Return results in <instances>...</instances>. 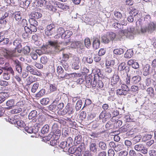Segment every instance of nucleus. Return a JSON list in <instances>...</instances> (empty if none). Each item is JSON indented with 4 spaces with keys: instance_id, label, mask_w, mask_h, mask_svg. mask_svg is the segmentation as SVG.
Listing matches in <instances>:
<instances>
[{
    "instance_id": "nucleus-28",
    "label": "nucleus",
    "mask_w": 156,
    "mask_h": 156,
    "mask_svg": "<svg viewBox=\"0 0 156 156\" xmlns=\"http://www.w3.org/2000/svg\"><path fill=\"white\" fill-rule=\"evenodd\" d=\"M98 145L99 147L102 150H105L107 148L106 144L102 141L99 142Z\"/></svg>"
},
{
    "instance_id": "nucleus-45",
    "label": "nucleus",
    "mask_w": 156,
    "mask_h": 156,
    "mask_svg": "<svg viewBox=\"0 0 156 156\" xmlns=\"http://www.w3.org/2000/svg\"><path fill=\"white\" fill-rule=\"evenodd\" d=\"M9 14L7 12L3 11V9L0 10V18H6L8 16Z\"/></svg>"
},
{
    "instance_id": "nucleus-61",
    "label": "nucleus",
    "mask_w": 156,
    "mask_h": 156,
    "mask_svg": "<svg viewBox=\"0 0 156 156\" xmlns=\"http://www.w3.org/2000/svg\"><path fill=\"white\" fill-rule=\"evenodd\" d=\"M56 137H53V139L51 140L50 142V144L51 146H54V145H57V140L58 139H56Z\"/></svg>"
},
{
    "instance_id": "nucleus-36",
    "label": "nucleus",
    "mask_w": 156,
    "mask_h": 156,
    "mask_svg": "<svg viewBox=\"0 0 156 156\" xmlns=\"http://www.w3.org/2000/svg\"><path fill=\"white\" fill-rule=\"evenodd\" d=\"M65 30L62 27H59L56 29L57 34H58L59 35H61L62 38Z\"/></svg>"
},
{
    "instance_id": "nucleus-5",
    "label": "nucleus",
    "mask_w": 156,
    "mask_h": 156,
    "mask_svg": "<svg viewBox=\"0 0 156 156\" xmlns=\"http://www.w3.org/2000/svg\"><path fill=\"white\" fill-rule=\"evenodd\" d=\"M56 31L55 26L53 23L48 25L45 30V34L48 36H51L55 34Z\"/></svg>"
},
{
    "instance_id": "nucleus-55",
    "label": "nucleus",
    "mask_w": 156,
    "mask_h": 156,
    "mask_svg": "<svg viewBox=\"0 0 156 156\" xmlns=\"http://www.w3.org/2000/svg\"><path fill=\"white\" fill-rule=\"evenodd\" d=\"M49 102V99L48 98H44L41 101V103L43 105H47Z\"/></svg>"
},
{
    "instance_id": "nucleus-38",
    "label": "nucleus",
    "mask_w": 156,
    "mask_h": 156,
    "mask_svg": "<svg viewBox=\"0 0 156 156\" xmlns=\"http://www.w3.org/2000/svg\"><path fill=\"white\" fill-rule=\"evenodd\" d=\"M24 32L22 34L23 37L24 38H27L30 31H29V28L28 27H26L24 29Z\"/></svg>"
},
{
    "instance_id": "nucleus-14",
    "label": "nucleus",
    "mask_w": 156,
    "mask_h": 156,
    "mask_svg": "<svg viewBox=\"0 0 156 156\" xmlns=\"http://www.w3.org/2000/svg\"><path fill=\"white\" fill-rule=\"evenodd\" d=\"M33 67L32 66L28 65L26 67L27 71L30 72L31 74L39 76L40 74V73L33 69Z\"/></svg>"
},
{
    "instance_id": "nucleus-15",
    "label": "nucleus",
    "mask_w": 156,
    "mask_h": 156,
    "mask_svg": "<svg viewBox=\"0 0 156 156\" xmlns=\"http://www.w3.org/2000/svg\"><path fill=\"white\" fill-rule=\"evenodd\" d=\"M13 45L15 46L14 49H16V51L17 50V51L19 53L21 52L22 50L20 48H21L22 45L20 41L17 40H14L13 42Z\"/></svg>"
},
{
    "instance_id": "nucleus-60",
    "label": "nucleus",
    "mask_w": 156,
    "mask_h": 156,
    "mask_svg": "<svg viewBox=\"0 0 156 156\" xmlns=\"http://www.w3.org/2000/svg\"><path fill=\"white\" fill-rule=\"evenodd\" d=\"M22 111V109L21 108L17 107L12 110V112L13 114H17L20 113Z\"/></svg>"
},
{
    "instance_id": "nucleus-48",
    "label": "nucleus",
    "mask_w": 156,
    "mask_h": 156,
    "mask_svg": "<svg viewBox=\"0 0 156 156\" xmlns=\"http://www.w3.org/2000/svg\"><path fill=\"white\" fill-rule=\"evenodd\" d=\"M113 53L116 55H120L124 53V51L121 48L116 49L114 50Z\"/></svg>"
},
{
    "instance_id": "nucleus-13",
    "label": "nucleus",
    "mask_w": 156,
    "mask_h": 156,
    "mask_svg": "<svg viewBox=\"0 0 156 156\" xmlns=\"http://www.w3.org/2000/svg\"><path fill=\"white\" fill-rule=\"evenodd\" d=\"M155 28V26L154 23L152 22L149 23L148 26L144 28V29H142L141 30L142 32L144 33L146 31L151 32L154 30Z\"/></svg>"
},
{
    "instance_id": "nucleus-11",
    "label": "nucleus",
    "mask_w": 156,
    "mask_h": 156,
    "mask_svg": "<svg viewBox=\"0 0 156 156\" xmlns=\"http://www.w3.org/2000/svg\"><path fill=\"white\" fill-rule=\"evenodd\" d=\"M14 64L15 66V69L18 73L21 74L22 72V65L21 62L18 59H13Z\"/></svg>"
},
{
    "instance_id": "nucleus-53",
    "label": "nucleus",
    "mask_w": 156,
    "mask_h": 156,
    "mask_svg": "<svg viewBox=\"0 0 156 156\" xmlns=\"http://www.w3.org/2000/svg\"><path fill=\"white\" fill-rule=\"evenodd\" d=\"M30 51V48L29 46H25L22 50V52L25 54L27 55Z\"/></svg>"
},
{
    "instance_id": "nucleus-64",
    "label": "nucleus",
    "mask_w": 156,
    "mask_h": 156,
    "mask_svg": "<svg viewBox=\"0 0 156 156\" xmlns=\"http://www.w3.org/2000/svg\"><path fill=\"white\" fill-rule=\"evenodd\" d=\"M64 107V103H60L58 105H57V112L62 110Z\"/></svg>"
},
{
    "instance_id": "nucleus-51",
    "label": "nucleus",
    "mask_w": 156,
    "mask_h": 156,
    "mask_svg": "<svg viewBox=\"0 0 156 156\" xmlns=\"http://www.w3.org/2000/svg\"><path fill=\"white\" fill-rule=\"evenodd\" d=\"M42 16V14L38 12H35L34 13L32 14V16L34 19H39Z\"/></svg>"
},
{
    "instance_id": "nucleus-23",
    "label": "nucleus",
    "mask_w": 156,
    "mask_h": 156,
    "mask_svg": "<svg viewBox=\"0 0 156 156\" xmlns=\"http://www.w3.org/2000/svg\"><path fill=\"white\" fill-rule=\"evenodd\" d=\"M55 3L57 6L62 9L66 10L69 9V6L66 4L58 2H56Z\"/></svg>"
},
{
    "instance_id": "nucleus-52",
    "label": "nucleus",
    "mask_w": 156,
    "mask_h": 156,
    "mask_svg": "<svg viewBox=\"0 0 156 156\" xmlns=\"http://www.w3.org/2000/svg\"><path fill=\"white\" fill-rule=\"evenodd\" d=\"M35 19L31 18L29 20V22L30 23V26H37L38 23L35 20Z\"/></svg>"
},
{
    "instance_id": "nucleus-3",
    "label": "nucleus",
    "mask_w": 156,
    "mask_h": 156,
    "mask_svg": "<svg viewBox=\"0 0 156 156\" xmlns=\"http://www.w3.org/2000/svg\"><path fill=\"white\" fill-rule=\"evenodd\" d=\"M135 33L134 28L133 27L127 28V29L119 31V34H121L122 37L124 35L126 37L131 38L133 35Z\"/></svg>"
},
{
    "instance_id": "nucleus-33",
    "label": "nucleus",
    "mask_w": 156,
    "mask_h": 156,
    "mask_svg": "<svg viewBox=\"0 0 156 156\" xmlns=\"http://www.w3.org/2000/svg\"><path fill=\"white\" fill-rule=\"evenodd\" d=\"M110 40L106 34L101 37V41L105 44H108Z\"/></svg>"
},
{
    "instance_id": "nucleus-21",
    "label": "nucleus",
    "mask_w": 156,
    "mask_h": 156,
    "mask_svg": "<svg viewBox=\"0 0 156 156\" xmlns=\"http://www.w3.org/2000/svg\"><path fill=\"white\" fill-rule=\"evenodd\" d=\"M22 13L20 11L15 12L12 14V16L18 21L21 20L22 19Z\"/></svg>"
},
{
    "instance_id": "nucleus-59",
    "label": "nucleus",
    "mask_w": 156,
    "mask_h": 156,
    "mask_svg": "<svg viewBox=\"0 0 156 156\" xmlns=\"http://www.w3.org/2000/svg\"><path fill=\"white\" fill-rule=\"evenodd\" d=\"M122 89L124 91H125L127 92L130 91L129 88L128 86L125 84H122L121 85Z\"/></svg>"
},
{
    "instance_id": "nucleus-12",
    "label": "nucleus",
    "mask_w": 156,
    "mask_h": 156,
    "mask_svg": "<svg viewBox=\"0 0 156 156\" xmlns=\"http://www.w3.org/2000/svg\"><path fill=\"white\" fill-rule=\"evenodd\" d=\"M134 148L136 151L141 152L144 154H146L147 153V150L142 144H136Z\"/></svg>"
},
{
    "instance_id": "nucleus-7",
    "label": "nucleus",
    "mask_w": 156,
    "mask_h": 156,
    "mask_svg": "<svg viewBox=\"0 0 156 156\" xmlns=\"http://www.w3.org/2000/svg\"><path fill=\"white\" fill-rule=\"evenodd\" d=\"M106 34L110 41H117L118 39L122 37V35L119 34V32L118 35H116L115 33L111 31L108 32Z\"/></svg>"
},
{
    "instance_id": "nucleus-43",
    "label": "nucleus",
    "mask_w": 156,
    "mask_h": 156,
    "mask_svg": "<svg viewBox=\"0 0 156 156\" xmlns=\"http://www.w3.org/2000/svg\"><path fill=\"white\" fill-rule=\"evenodd\" d=\"M72 77V73H66L65 74H64L61 75V76H59V79L61 78H66L67 79H69L70 78Z\"/></svg>"
},
{
    "instance_id": "nucleus-58",
    "label": "nucleus",
    "mask_w": 156,
    "mask_h": 156,
    "mask_svg": "<svg viewBox=\"0 0 156 156\" xmlns=\"http://www.w3.org/2000/svg\"><path fill=\"white\" fill-rule=\"evenodd\" d=\"M114 64V62L113 60L106 61V67H113Z\"/></svg>"
},
{
    "instance_id": "nucleus-6",
    "label": "nucleus",
    "mask_w": 156,
    "mask_h": 156,
    "mask_svg": "<svg viewBox=\"0 0 156 156\" xmlns=\"http://www.w3.org/2000/svg\"><path fill=\"white\" fill-rule=\"evenodd\" d=\"M71 46L72 48L77 49V50L83 49L84 48L83 42L80 41H72L71 42Z\"/></svg>"
},
{
    "instance_id": "nucleus-50",
    "label": "nucleus",
    "mask_w": 156,
    "mask_h": 156,
    "mask_svg": "<svg viewBox=\"0 0 156 156\" xmlns=\"http://www.w3.org/2000/svg\"><path fill=\"white\" fill-rule=\"evenodd\" d=\"M57 72L58 73L59 76H61L64 74V70L62 67L60 66H58L57 68Z\"/></svg>"
},
{
    "instance_id": "nucleus-24",
    "label": "nucleus",
    "mask_w": 156,
    "mask_h": 156,
    "mask_svg": "<svg viewBox=\"0 0 156 156\" xmlns=\"http://www.w3.org/2000/svg\"><path fill=\"white\" fill-rule=\"evenodd\" d=\"M132 126L130 125L126 124L120 128V131L121 133H125L127 131L128 132L131 129Z\"/></svg>"
},
{
    "instance_id": "nucleus-54",
    "label": "nucleus",
    "mask_w": 156,
    "mask_h": 156,
    "mask_svg": "<svg viewBox=\"0 0 156 156\" xmlns=\"http://www.w3.org/2000/svg\"><path fill=\"white\" fill-rule=\"evenodd\" d=\"M130 9V11L129 13L130 15L131 14L132 15H133L134 16H135L138 14V11L135 8H131Z\"/></svg>"
},
{
    "instance_id": "nucleus-16",
    "label": "nucleus",
    "mask_w": 156,
    "mask_h": 156,
    "mask_svg": "<svg viewBox=\"0 0 156 156\" xmlns=\"http://www.w3.org/2000/svg\"><path fill=\"white\" fill-rule=\"evenodd\" d=\"M58 102V100H55L53 101V103L48 107V109L53 112H57V102Z\"/></svg>"
},
{
    "instance_id": "nucleus-37",
    "label": "nucleus",
    "mask_w": 156,
    "mask_h": 156,
    "mask_svg": "<svg viewBox=\"0 0 156 156\" xmlns=\"http://www.w3.org/2000/svg\"><path fill=\"white\" fill-rule=\"evenodd\" d=\"M133 53L131 50H128L124 55V57L125 58H129L133 56Z\"/></svg>"
},
{
    "instance_id": "nucleus-39",
    "label": "nucleus",
    "mask_w": 156,
    "mask_h": 156,
    "mask_svg": "<svg viewBox=\"0 0 156 156\" xmlns=\"http://www.w3.org/2000/svg\"><path fill=\"white\" fill-rule=\"evenodd\" d=\"M127 92L125 91H124L122 89H117L116 91V94L117 95H119L121 96L123 95L125 96L127 95Z\"/></svg>"
},
{
    "instance_id": "nucleus-26",
    "label": "nucleus",
    "mask_w": 156,
    "mask_h": 156,
    "mask_svg": "<svg viewBox=\"0 0 156 156\" xmlns=\"http://www.w3.org/2000/svg\"><path fill=\"white\" fill-rule=\"evenodd\" d=\"M150 65L147 64L145 65L143 68V75L145 76L148 75L149 73Z\"/></svg>"
},
{
    "instance_id": "nucleus-30",
    "label": "nucleus",
    "mask_w": 156,
    "mask_h": 156,
    "mask_svg": "<svg viewBox=\"0 0 156 156\" xmlns=\"http://www.w3.org/2000/svg\"><path fill=\"white\" fill-rule=\"evenodd\" d=\"M82 140L81 136L80 134H76L74 142L77 144H79L81 142Z\"/></svg>"
},
{
    "instance_id": "nucleus-57",
    "label": "nucleus",
    "mask_w": 156,
    "mask_h": 156,
    "mask_svg": "<svg viewBox=\"0 0 156 156\" xmlns=\"http://www.w3.org/2000/svg\"><path fill=\"white\" fill-rule=\"evenodd\" d=\"M3 77L4 79L6 80H8L10 78V74L8 72L6 71L4 73Z\"/></svg>"
},
{
    "instance_id": "nucleus-27",
    "label": "nucleus",
    "mask_w": 156,
    "mask_h": 156,
    "mask_svg": "<svg viewBox=\"0 0 156 156\" xmlns=\"http://www.w3.org/2000/svg\"><path fill=\"white\" fill-rule=\"evenodd\" d=\"M100 45V41L98 38H96L94 41L93 44V48L95 49L98 48Z\"/></svg>"
},
{
    "instance_id": "nucleus-41",
    "label": "nucleus",
    "mask_w": 156,
    "mask_h": 156,
    "mask_svg": "<svg viewBox=\"0 0 156 156\" xmlns=\"http://www.w3.org/2000/svg\"><path fill=\"white\" fill-rule=\"evenodd\" d=\"M41 124H38L37 123L35 124L34 126H33V133L36 134L40 129V126Z\"/></svg>"
},
{
    "instance_id": "nucleus-49",
    "label": "nucleus",
    "mask_w": 156,
    "mask_h": 156,
    "mask_svg": "<svg viewBox=\"0 0 156 156\" xmlns=\"http://www.w3.org/2000/svg\"><path fill=\"white\" fill-rule=\"evenodd\" d=\"M39 87V83H34L31 89V92L33 93H35L37 89H38V88Z\"/></svg>"
},
{
    "instance_id": "nucleus-46",
    "label": "nucleus",
    "mask_w": 156,
    "mask_h": 156,
    "mask_svg": "<svg viewBox=\"0 0 156 156\" xmlns=\"http://www.w3.org/2000/svg\"><path fill=\"white\" fill-rule=\"evenodd\" d=\"M114 14L115 16L119 20H120L121 19L123 18V16L120 12L117 11H115L114 12Z\"/></svg>"
},
{
    "instance_id": "nucleus-35",
    "label": "nucleus",
    "mask_w": 156,
    "mask_h": 156,
    "mask_svg": "<svg viewBox=\"0 0 156 156\" xmlns=\"http://www.w3.org/2000/svg\"><path fill=\"white\" fill-rule=\"evenodd\" d=\"M3 70L5 71L6 72H9V73H10L12 75H14V71L13 70L12 68L11 67H4L2 68Z\"/></svg>"
},
{
    "instance_id": "nucleus-56",
    "label": "nucleus",
    "mask_w": 156,
    "mask_h": 156,
    "mask_svg": "<svg viewBox=\"0 0 156 156\" xmlns=\"http://www.w3.org/2000/svg\"><path fill=\"white\" fill-rule=\"evenodd\" d=\"M141 138V136L140 135H139L133 137V140L135 143H136L140 142Z\"/></svg>"
},
{
    "instance_id": "nucleus-1",
    "label": "nucleus",
    "mask_w": 156,
    "mask_h": 156,
    "mask_svg": "<svg viewBox=\"0 0 156 156\" xmlns=\"http://www.w3.org/2000/svg\"><path fill=\"white\" fill-rule=\"evenodd\" d=\"M69 42V41L63 42H58L57 40H55L54 41H48L46 44V48H49L50 46H51L54 48L55 49V51L57 53H58L62 50L63 49H60L59 48L60 45L61 44H63L65 46L67 45V44Z\"/></svg>"
},
{
    "instance_id": "nucleus-31",
    "label": "nucleus",
    "mask_w": 156,
    "mask_h": 156,
    "mask_svg": "<svg viewBox=\"0 0 156 156\" xmlns=\"http://www.w3.org/2000/svg\"><path fill=\"white\" fill-rule=\"evenodd\" d=\"M73 34V33L71 31L69 30H65V32L62 37L65 38H67L69 37Z\"/></svg>"
},
{
    "instance_id": "nucleus-10",
    "label": "nucleus",
    "mask_w": 156,
    "mask_h": 156,
    "mask_svg": "<svg viewBox=\"0 0 156 156\" xmlns=\"http://www.w3.org/2000/svg\"><path fill=\"white\" fill-rule=\"evenodd\" d=\"M7 90L5 89L0 92V104L2 103L9 96L10 93L7 92Z\"/></svg>"
},
{
    "instance_id": "nucleus-25",
    "label": "nucleus",
    "mask_w": 156,
    "mask_h": 156,
    "mask_svg": "<svg viewBox=\"0 0 156 156\" xmlns=\"http://www.w3.org/2000/svg\"><path fill=\"white\" fill-rule=\"evenodd\" d=\"M119 76L117 74L114 75L111 79V82L112 84H116L119 81Z\"/></svg>"
},
{
    "instance_id": "nucleus-9",
    "label": "nucleus",
    "mask_w": 156,
    "mask_h": 156,
    "mask_svg": "<svg viewBox=\"0 0 156 156\" xmlns=\"http://www.w3.org/2000/svg\"><path fill=\"white\" fill-rule=\"evenodd\" d=\"M80 64L79 58L76 57H74L72 61V68L75 70L78 69L80 68Z\"/></svg>"
},
{
    "instance_id": "nucleus-2",
    "label": "nucleus",
    "mask_w": 156,
    "mask_h": 156,
    "mask_svg": "<svg viewBox=\"0 0 156 156\" xmlns=\"http://www.w3.org/2000/svg\"><path fill=\"white\" fill-rule=\"evenodd\" d=\"M16 49L10 48H4L3 52L4 53V57L9 59H12L13 61V58L17 56Z\"/></svg>"
},
{
    "instance_id": "nucleus-63",
    "label": "nucleus",
    "mask_w": 156,
    "mask_h": 156,
    "mask_svg": "<svg viewBox=\"0 0 156 156\" xmlns=\"http://www.w3.org/2000/svg\"><path fill=\"white\" fill-rule=\"evenodd\" d=\"M128 152L126 150H123L120 151L119 153V156H127Z\"/></svg>"
},
{
    "instance_id": "nucleus-22",
    "label": "nucleus",
    "mask_w": 156,
    "mask_h": 156,
    "mask_svg": "<svg viewBox=\"0 0 156 156\" xmlns=\"http://www.w3.org/2000/svg\"><path fill=\"white\" fill-rule=\"evenodd\" d=\"M65 110H63L62 112H61V114L62 115H64L67 112L69 114H72L73 113L74 111L73 109L72 108H70L69 107V105H67L66 107Z\"/></svg>"
},
{
    "instance_id": "nucleus-47",
    "label": "nucleus",
    "mask_w": 156,
    "mask_h": 156,
    "mask_svg": "<svg viewBox=\"0 0 156 156\" xmlns=\"http://www.w3.org/2000/svg\"><path fill=\"white\" fill-rule=\"evenodd\" d=\"M123 148V145L121 144H116L115 146L114 149V150L116 152L122 149Z\"/></svg>"
},
{
    "instance_id": "nucleus-29",
    "label": "nucleus",
    "mask_w": 156,
    "mask_h": 156,
    "mask_svg": "<svg viewBox=\"0 0 156 156\" xmlns=\"http://www.w3.org/2000/svg\"><path fill=\"white\" fill-rule=\"evenodd\" d=\"M59 146L62 149L65 150H68V147H69V145L67 144V142L65 141L61 142L59 145Z\"/></svg>"
},
{
    "instance_id": "nucleus-44",
    "label": "nucleus",
    "mask_w": 156,
    "mask_h": 156,
    "mask_svg": "<svg viewBox=\"0 0 156 156\" xmlns=\"http://www.w3.org/2000/svg\"><path fill=\"white\" fill-rule=\"evenodd\" d=\"M91 45L90 39L88 38H86L84 40L85 46L87 48H89Z\"/></svg>"
},
{
    "instance_id": "nucleus-42",
    "label": "nucleus",
    "mask_w": 156,
    "mask_h": 156,
    "mask_svg": "<svg viewBox=\"0 0 156 156\" xmlns=\"http://www.w3.org/2000/svg\"><path fill=\"white\" fill-rule=\"evenodd\" d=\"M46 93V90L44 89H41L35 95V97L39 98L43 96Z\"/></svg>"
},
{
    "instance_id": "nucleus-32",
    "label": "nucleus",
    "mask_w": 156,
    "mask_h": 156,
    "mask_svg": "<svg viewBox=\"0 0 156 156\" xmlns=\"http://www.w3.org/2000/svg\"><path fill=\"white\" fill-rule=\"evenodd\" d=\"M49 129V126L48 124L45 125L41 130V133L43 134L48 132Z\"/></svg>"
},
{
    "instance_id": "nucleus-19",
    "label": "nucleus",
    "mask_w": 156,
    "mask_h": 156,
    "mask_svg": "<svg viewBox=\"0 0 156 156\" xmlns=\"http://www.w3.org/2000/svg\"><path fill=\"white\" fill-rule=\"evenodd\" d=\"M118 70V71H123L129 72V67L126 65L125 63L122 62L119 65Z\"/></svg>"
},
{
    "instance_id": "nucleus-17",
    "label": "nucleus",
    "mask_w": 156,
    "mask_h": 156,
    "mask_svg": "<svg viewBox=\"0 0 156 156\" xmlns=\"http://www.w3.org/2000/svg\"><path fill=\"white\" fill-rule=\"evenodd\" d=\"M37 112L35 110H33L31 111L29 113L28 115V119H31L34 122H35L37 121L36 117Z\"/></svg>"
},
{
    "instance_id": "nucleus-4",
    "label": "nucleus",
    "mask_w": 156,
    "mask_h": 156,
    "mask_svg": "<svg viewBox=\"0 0 156 156\" xmlns=\"http://www.w3.org/2000/svg\"><path fill=\"white\" fill-rule=\"evenodd\" d=\"M141 80V77L139 75L132 77L131 79L130 76H128L126 79V83L127 85L136 84L139 83Z\"/></svg>"
},
{
    "instance_id": "nucleus-18",
    "label": "nucleus",
    "mask_w": 156,
    "mask_h": 156,
    "mask_svg": "<svg viewBox=\"0 0 156 156\" xmlns=\"http://www.w3.org/2000/svg\"><path fill=\"white\" fill-rule=\"evenodd\" d=\"M15 102L13 99H10L7 101L5 103L6 106L5 107L9 109H11L14 107L15 106L14 105Z\"/></svg>"
},
{
    "instance_id": "nucleus-62",
    "label": "nucleus",
    "mask_w": 156,
    "mask_h": 156,
    "mask_svg": "<svg viewBox=\"0 0 156 156\" xmlns=\"http://www.w3.org/2000/svg\"><path fill=\"white\" fill-rule=\"evenodd\" d=\"M77 149L76 147H69L68 150L69 152L71 154H74Z\"/></svg>"
},
{
    "instance_id": "nucleus-40",
    "label": "nucleus",
    "mask_w": 156,
    "mask_h": 156,
    "mask_svg": "<svg viewBox=\"0 0 156 156\" xmlns=\"http://www.w3.org/2000/svg\"><path fill=\"white\" fill-rule=\"evenodd\" d=\"M82 104V102L81 100L79 99L77 101L75 106V109L76 111H79L81 108Z\"/></svg>"
},
{
    "instance_id": "nucleus-8",
    "label": "nucleus",
    "mask_w": 156,
    "mask_h": 156,
    "mask_svg": "<svg viewBox=\"0 0 156 156\" xmlns=\"http://www.w3.org/2000/svg\"><path fill=\"white\" fill-rule=\"evenodd\" d=\"M52 129L53 137H55L56 139H58L60 136L61 131L58 129L56 124L54 123L53 125Z\"/></svg>"
},
{
    "instance_id": "nucleus-34",
    "label": "nucleus",
    "mask_w": 156,
    "mask_h": 156,
    "mask_svg": "<svg viewBox=\"0 0 156 156\" xmlns=\"http://www.w3.org/2000/svg\"><path fill=\"white\" fill-rule=\"evenodd\" d=\"M90 149L91 151L94 152H96L97 151V148L96 147V144L95 143H90Z\"/></svg>"
},
{
    "instance_id": "nucleus-20",
    "label": "nucleus",
    "mask_w": 156,
    "mask_h": 156,
    "mask_svg": "<svg viewBox=\"0 0 156 156\" xmlns=\"http://www.w3.org/2000/svg\"><path fill=\"white\" fill-rule=\"evenodd\" d=\"M38 4L40 7L44 6L49 10L52 9V6L46 4L45 0H39L38 2Z\"/></svg>"
}]
</instances>
